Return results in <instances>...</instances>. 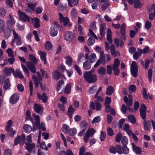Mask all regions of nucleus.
<instances>
[{
  "instance_id": "49",
  "label": "nucleus",
  "mask_w": 155,
  "mask_h": 155,
  "mask_svg": "<svg viewBox=\"0 0 155 155\" xmlns=\"http://www.w3.org/2000/svg\"><path fill=\"white\" fill-rule=\"evenodd\" d=\"M58 107L60 110L63 112H64L66 110V107L63 104H61L60 103L58 104Z\"/></svg>"
},
{
  "instance_id": "37",
  "label": "nucleus",
  "mask_w": 155,
  "mask_h": 155,
  "mask_svg": "<svg viewBox=\"0 0 155 155\" xmlns=\"http://www.w3.org/2000/svg\"><path fill=\"white\" fill-rule=\"evenodd\" d=\"M28 7L30 9V11H28L27 12L29 13H32L33 12L36 6V4L35 3L28 4Z\"/></svg>"
},
{
  "instance_id": "4",
  "label": "nucleus",
  "mask_w": 155,
  "mask_h": 155,
  "mask_svg": "<svg viewBox=\"0 0 155 155\" xmlns=\"http://www.w3.org/2000/svg\"><path fill=\"white\" fill-rule=\"evenodd\" d=\"M130 71L133 77L135 78L137 75L138 68L136 62L133 61L130 65Z\"/></svg>"
},
{
  "instance_id": "25",
  "label": "nucleus",
  "mask_w": 155,
  "mask_h": 155,
  "mask_svg": "<svg viewBox=\"0 0 155 155\" xmlns=\"http://www.w3.org/2000/svg\"><path fill=\"white\" fill-rule=\"evenodd\" d=\"M26 65L29 69L33 73H35L36 70L35 65H33L30 62H27L26 63Z\"/></svg>"
},
{
  "instance_id": "12",
  "label": "nucleus",
  "mask_w": 155,
  "mask_h": 155,
  "mask_svg": "<svg viewBox=\"0 0 155 155\" xmlns=\"http://www.w3.org/2000/svg\"><path fill=\"white\" fill-rule=\"evenodd\" d=\"M85 60L88 59L90 63H93L97 59V57L96 54L94 53L91 54L89 56L88 54H86L85 55Z\"/></svg>"
},
{
  "instance_id": "13",
  "label": "nucleus",
  "mask_w": 155,
  "mask_h": 155,
  "mask_svg": "<svg viewBox=\"0 0 155 155\" xmlns=\"http://www.w3.org/2000/svg\"><path fill=\"white\" fill-rule=\"evenodd\" d=\"M140 115L142 118L145 120L146 117V107L143 104H142L140 108Z\"/></svg>"
},
{
  "instance_id": "38",
  "label": "nucleus",
  "mask_w": 155,
  "mask_h": 155,
  "mask_svg": "<svg viewBox=\"0 0 155 155\" xmlns=\"http://www.w3.org/2000/svg\"><path fill=\"white\" fill-rule=\"evenodd\" d=\"M97 72L100 75H104L106 74V69L104 67H101L98 69Z\"/></svg>"
},
{
  "instance_id": "22",
  "label": "nucleus",
  "mask_w": 155,
  "mask_h": 155,
  "mask_svg": "<svg viewBox=\"0 0 155 155\" xmlns=\"http://www.w3.org/2000/svg\"><path fill=\"white\" fill-rule=\"evenodd\" d=\"M13 75L16 78L22 79L23 78H24L21 72L18 69H17L15 71V72L14 71V72H13Z\"/></svg>"
},
{
  "instance_id": "21",
  "label": "nucleus",
  "mask_w": 155,
  "mask_h": 155,
  "mask_svg": "<svg viewBox=\"0 0 155 155\" xmlns=\"http://www.w3.org/2000/svg\"><path fill=\"white\" fill-rule=\"evenodd\" d=\"M114 42L117 48L120 47L122 48L124 45L123 41L120 39L117 38H115L114 39Z\"/></svg>"
},
{
  "instance_id": "24",
  "label": "nucleus",
  "mask_w": 155,
  "mask_h": 155,
  "mask_svg": "<svg viewBox=\"0 0 155 155\" xmlns=\"http://www.w3.org/2000/svg\"><path fill=\"white\" fill-rule=\"evenodd\" d=\"M14 71V70L12 68H5L3 70V71L6 76H8L11 74L12 72L13 74Z\"/></svg>"
},
{
  "instance_id": "54",
  "label": "nucleus",
  "mask_w": 155,
  "mask_h": 155,
  "mask_svg": "<svg viewBox=\"0 0 155 155\" xmlns=\"http://www.w3.org/2000/svg\"><path fill=\"white\" fill-rule=\"evenodd\" d=\"M151 27V23L148 21H145L144 25V28L147 30L149 29Z\"/></svg>"
},
{
  "instance_id": "35",
  "label": "nucleus",
  "mask_w": 155,
  "mask_h": 155,
  "mask_svg": "<svg viewBox=\"0 0 155 155\" xmlns=\"http://www.w3.org/2000/svg\"><path fill=\"white\" fill-rule=\"evenodd\" d=\"M87 123L85 120L82 121L80 127L82 130H86L87 128Z\"/></svg>"
},
{
  "instance_id": "55",
  "label": "nucleus",
  "mask_w": 155,
  "mask_h": 155,
  "mask_svg": "<svg viewBox=\"0 0 155 155\" xmlns=\"http://www.w3.org/2000/svg\"><path fill=\"white\" fill-rule=\"evenodd\" d=\"M71 85L68 84L64 90V92L66 94H69L71 91Z\"/></svg>"
},
{
  "instance_id": "46",
  "label": "nucleus",
  "mask_w": 155,
  "mask_h": 155,
  "mask_svg": "<svg viewBox=\"0 0 155 155\" xmlns=\"http://www.w3.org/2000/svg\"><path fill=\"white\" fill-rule=\"evenodd\" d=\"M122 150L123 153L125 154H128L129 153V149L127 147L126 145H123Z\"/></svg>"
},
{
  "instance_id": "60",
  "label": "nucleus",
  "mask_w": 155,
  "mask_h": 155,
  "mask_svg": "<svg viewBox=\"0 0 155 155\" xmlns=\"http://www.w3.org/2000/svg\"><path fill=\"white\" fill-rule=\"evenodd\" d=\"M21 67L22 68L23 71H24L27 74L28 77L29 76V72L28 69H27V67L25 66L22 63L21 64Z\"/></svg>"
},
{
  "instance_id": "30",
  "label": "nucleus",
  "mask_w": 155,
  "mask_h": 155,
  "mask_svg": "<svg viewBox=\"0 0 155 155\" xmlns=\"http://www.w3.org/2000/svg\"><path fill=\"white\" fill-rule=\"evenodd\" d=\"M34 107L35 111L38 113H40L42 109V107L40 104H34Z\"/></svg>"
},
{
  "instance_id": "23",
  "label": "nucleus",
  "mask_w": 155,
  "mask_h": 155,
  "mask_svg": "<svg viewBox=\"0 0 155 155\" xmlns=\"http://www.w3.org/2000/svg\"><path fill=\"white\" fill-rule=\"evenodd\" d=\"M38 53L41 60L44 61V64H46V53L45 52H42L41 51H38Z\"/></svg>"
},
{
  "instance_id": "57",
  "label": "nucleus",
  "mask_w": 155,
  "mask_h": 155,
  "mask_svg": "<svg viewBox=\"0 0 155 155\" xmlns=\"http://www.w3.org/2000/svg\"><path fill=\"white\" fill-rule=\"evenodd\" d=\"M64 81L62 80H60L57 85V91H58L62 87V84H64Z\"/></svg>"
},
{
  "instance_id": "63",
  "label": "nucleus",
  "mask_w": 155,
  "mask_h": 155,
  "mask_svg": "<svg viewBox=\"0 0 155 155\" xmlns=\"http://www.w3.org/2000/svg\"><path fill=\"white\" fill-rule=\"evenodd\" d=\"M128 119L130 122L133 124H135L136 123V120L134 116L132 115H129L128 116Z\"/></svg>"
},
{
  "instance_id": "29",
  "label": "nucleus",
  "mask_w": 155,
  "mask_h": 155,
  "mask_svg": "<svg viewBox=\"0 0 155 155\" xmlns=\"http://www.w3.org/2000/svg\"><path fill=\"white\" fill-rule=\"evenodd\" d=\"M52 74L53 79L58 80L61 74L57 71H54L52 72Z\"/></svg>"
},
{
  "instance_id": "3",
  "label": "nucleus",
  "mask_w": 155,
  "mask_h": 155,
  "mask_svg": "<svg viewBox=\"0 0 155 155\" xmlns=\"http://www.w3.org/2000/svg\"><path fill=\"white\" fill-rule=\"evenodd\" d=\"M12 32L13 35V39L11 42V44L13 45L14 42H16L17 45H20L21 44V39L20 37L16 32L14 30H12Z\"/></svg>"
},
{
  "instance_id": "62",
  "label": "nucleus",
  "mask_w": 155,
  "mask_h": 155,
  "mask_svg": "<svg viewBox=\"0 0 155 155\" xmlns=\"http://www.w3.org/2000/svg\"><path fill=\"white\" fill-rule=\"evenodd\" d=\"M6 12L2 8H0V17H4L6 15Z\"/></svg>"
},
{
  "instance_id": "44",
  "label": "nucleus",
  "mask_w": 155,
  "mask_h": 155,
  "mask_svg": "<svg viewBox=\"0 0 155 155\" xmlns=\"http://www.w3.org/2000/svg\"><path fill=\"white\" fill-rule=\"evenodd\" d=\"M45 47L47 50H50L52 48V45L50 41H48L45 43Z\"/></svg>"
},
{
  "instance_id": "61",
  "label": "nucleus",
  "mask_w": 155,
  "mask_h": 155,
  "mask_svg": "<svg viewBox=\"0 0 155 155\" xmlns=\"http://www.w3.org/2000/svg\"><path fill=\"white\" fill-rule=\"evenodd\" d=\"M77 133V130L75 128L70 129L69 130V134L71 136H74Z\"/></svg>"
},
{
  "instance_id": "39",
  "label": "nucleus",
  "mask_w": 155,
  "mask_h": 155,
  "mask_svg": "<svg viewBox=\"0 0 155 155\" xmlns=\"http://www.w3.org/2000/svg\"><path fill=\"white\" fill-rule=\"evenodd\" d=\"M134 6L135 8H140L142 5V3L139 0H134Z\"/></svg>"
},
{
  "instance_id": "34",
  "label": "nucleus",
  "mask_w": 155,
  "mask_h": 155,
  "mask_svg": "<svg viewBox=\"0 0 155 155\" xmlns=\"http://www.w3.org/2000/svg\"><path fill=\"white\" fill-rule=\"evenodd\" d=\"M124 101L128 107H129L132 105V100H131V99H129L126 96L124 97Z\"/></svg>"
},
{
  "instance_id": "64",
  "label": "nucleus",
  "mask_w": 155,
  "mask_h": 155,
  "mask_svg": "<svg viewBox=\"0 0 155 155\" xmlns=\"http://www.w3.org/2000/svg\"><path fill=\"white\" fill-rule=\"evenodd\" d=\"M109 150L110 153L114 154H115L117 152L116 148L114 146H110L109 149Z\"/></svg>"
},
{
  "instance_id": "27",
  "label": "nucleus",
  "mask_w": 155,
  "mask_h": 155,
  "mask_svg": "<svg viewBox=\"0 0 155 155\" xmlns=\"http://www.w3.org/2000/svg\"><path fill=\"white\" fill-rule=\"evenodd\" d=\"M99 60L101 62L102 65H104L106 63V60L105 55L104 51L101 52L100 54V57Z\"/></svg>"
},
{
  "instance_id": "7",
  "label": "nucleus",
  "mask_w": 155,
  "mask_h": 155,
  "mask_svg": "<svg viewBox=\"0 0 155 155\" xmlns=\"http://www.w3.org/2000/svg\"><path fill=\"white\" fill-rule=\"evenodd\" d=\"M64 37L66 41H71L75 38V35L71 31H66L64 35Z\"/></svg>"
},
{
  "instance_id": "18",
  "label": "nucleus",
  "mask_w": 155,
  "mask_h": 155,
  "mask_svg": "<svg viewBox=\"0 0 155 155\" xmlns=\"http://www.w3.org/2000/svg\"><path fill=\"white\" fill-rule=\"evenodd\" d=\"M126 27V24L125 23H123L121 25L120 28V32L121 34V38L124 40H125L126 38L125 35Z\"/></svg>"
},
{
  "instance_id": "20",
  "label": "nucleus",
  "mask_w": 155,
  "mask_h": 155,
  "mask_svg": "<svg viewBox=\"0 0 155 155\" xmlns=\"http://www.w3.org/2000/svg\"><path fill=\"white\" fill-rule=\"evenodd\" d=\"M58 28L51 27L49 29L50 35L52 37L56 36L58 32Z\"/></svg>"
},
{
  "instance_id": "31",
  "label": "nucleus",
  "mask_w": 155,
  "mask_h": 155,
  "mask_svg": "<svg viewBox=\"0 0 155 155\" xmlns=\"http://www.w3.org/2000/svg\"><path fill=\"white\" fill-rule=\"evenodd\" d=\"M114 89L113 87L110 85L106 89V94L107 95H111L114 92Z\"/></svg>"
},
{
  "instance_id": "8",
  "label": "nucleus",
  "mask_w": 155,
  "mask_h": 155,
  "mask_svg": "<svg viewBox=\"0 0 155 155\" xmlns=\"http://www.w3.org/2000/svg\"><path fill=\"white\" fill-rule=\"evenodd\" d=\"M7 20L6 23L7 27L9 29H11L13 25L15 24L16 21L14 17L10 14H9L7 17Z\"/></svg>"
},
{
  "instance_id": "6",
  "label": "nucleus",
  "mask_w": 155,
  "mask_h": 155,
  "mask_svg": "<svg viewBox=\"0 0 155 155\" xmlns=\"http://www.w3.org/2000/svg\"><path fill=\"white\" fill-rule=\"evenodd\" d=\"M18 14L19 16V18L20 21L23 22H25L28 21V22L30 21L31 18H30L28 16L26 15L24 12L18 10Z\"/></svg>"
},
{
  "instance_id": "5",
  "label": "nucleus",
  "mask_w": 155,
  "mask_h": 155,
  "mask_svg": "<svg viewBox=\"0 0 155 155\" xmlns=\"http://www.w3.org/2000/svg\"><path fill=\"white\" fill-rule=\"evenodd\" d=\"M59 20L61 23H63L64 26H66L67 25L68 27L71 26V25L69 22V20L68 18L67 17H64L63 15L61 13H59Z\"/></svg>"
},
{
  "instance_id": "59",
  "label": "nucleus",
  "mask_w": 155,
  "mask_h": 155,
  "mask_svg": "<svg viewBox=\"0 0 155 155\" xmlns=\"http://www.w3.org/2000/svg\"><path fill=\"white\" fill-rule=\"evenodd\" d=\"M152 70L150 69L148 71V77L149 82H151L152 81Z\"/></svg>"
},
{
  "instance_id": "53",
  "label": "nucleus",
  "mask_w": 155,
  "mask_h": 155,
  "mask_svg": "<svg viewBox=\"0 0 155 155\" xmlns=\"http://www.w3.org/2000/svg\"><path fill=\"white\" fill-rule=\"evenodd\" d=\"M120 64L119 60L117 58H115L114 61L113 67L118 68Z\"/></svg>"
},
{
  "instance_id": "10",
  "label": "nucleus",
  "mask_w": 155,
  "mask_h": 155,
  "mask_svg": "<svg viewBox=\"0 0 155 155\" xmlns=\"http://www.w3.org/2000/svg\"><path fill=\"white\" fill-rule=\"evenodd\" d=\"M25 136L24 134H22L21 136H18L14 140V145H17L19 143L21 145H23L25 142Z\"/></svg>"
},
{
  "instance_id": "15",
  "label": "nucleus",
  "mask_w": 155,
  "mask_h": 155,
  "mask_svg": "<svg viewBox=\"0 0 155 155\" xmlns=\"http://www.w3.org/2000/svg\"><path fill=\"white\" fill-rule=\"evenodd\" d=\"M115 47L114 45L111 44L110 46V52L111 55L114 57L119 56L120 55L119 52L115 51Z\"/></svg>"
},
{
  "instance_id": "2",
  "label": "nucleus",
  "mask_w": 155,
  "mask_h": 155,
  "mask_svg": "<svg viewBox=\"0 0 155 155\" xmlns=\"http://www.w3.org/2000/svg\"><path fill=\"white\" fill-rule=\"evenodd\" d=\"M12 124V121L11 120H9L7 122L5 129L8 132V134L12 137H13L14 135L15 134V131L12 128H11Z\"/></svg>"
},
{
  "instance_id": "26",
  "label": "nucleus",
  "mask_w": 155,
  "mask_h": 155,
  "mask_svg": "<svg viewBox=\"0 0 155 155\" xmlns=\"http://www.w3.org/2000/svg\"><path fill=\"white\" fill-rule=\"evenodd\" d=\"M131 145L132 146V148L134 151L137 154H140L141 153L142 151L141 148L139 147L136 146L133 143H132Z\"/></svg>"
},
{
  "instance_id": "36",
  "label": "nucleus",
  "mask_w": 155,
  "mask_h": 155,
  "mask_svg": "<svg viewBox=\"0 0 155 155\" xmlns=\"http://www.w3.org/2000/svg\"><path fill=\"white\" fill-rule=\"evenodd\" d=\"M75 111V109L71 106H70L68 109V114L70 118L72 117V114Z\"/></svg>"
},
{
  "instance_id": "51",
  "label": "nucleus",
  "mask_w": 155,
  "mask_h": 155,
  "mask_svg": "<svg viewBox=\"0 0 155 155\" xmlns=\"http://www.w3.org/2000/svg\"><path fill=\"white\" fill-rule=\"evenodd\" d=\"M95 41V39L92 37H90L87 40L88 44L89 46H92L94 43Z\"/></svg>"
},
{
  "instance_id": "41",
  "label": "nucleus",
  "mask_w": 155,
  "mask_h": 155,
  "mask_svg": "<svg viewBox=\"0 0 155 155\" xmlns=\"http://www.w3.org/2000/svg\"><path fill=\"white\" fill-rule=\"evenodd\" d=\"M97 86L94 85L89 87L88 90V92L90 94H93L95 93L97 90Z\"/></svg>"
},
{
  "instance_id": "19",
  "label": "nucleus",
  "mask_w": 155,
  "mask_h": 155,
  "mask_svg": "<svg viewBox=\"0 0 155 155\" xmlns=\"http://www.w3.org/2000/svg\"><path fill=\"white\" fill-rule=\"evenodd\" d=\"M143 123L144 127V130L145 131H149L150 128L151 121L144 120Z\"/></svg>"
},
{
  "instance_id": "42",
  "label": "nucleus",
  "mask_w": 155,
  "mask_h": 155,
  "mask_svg": "<svg viewBox=\"0 0 155 155\" xmlns=\"http://www.w3.org/2000/svg\"><path fill=\"white\" fill-rule=\"evenodd\" d=\"M66 59L65 63L69 66L71 65L72 63V61L71 57L69 56H67L66 57Z\"/></svg>"
},
{
  "instance_id": "40",
  "label": "nucleus",
  "mask_w": 155,
  "mask_h": 155,
  "mask_svg": "<svg viewBox=\"0 0 155 155\" xmlns=\"http://www.w3.org/2000/svg\"><path fill=\"white\" fill-rule=\"evenodd\" d=\"M10 87V84L8 78L6 79L4 84V89L6 90L8 89Z\"/></svg>"
},
{
  "instance_id": "58",
  "label": "nucleus",
  "mask_w": 155,
  "mask_h": 155,
  "mask_svg": "<svg viewBox=\"0 0 155 155\" xmlns=\"http://www.w3.org/2000/svg\"><path fill=\"white\" fill-rule=\"evenodd\" d=\"M29 59L35 64L37 63V60L35 57L32 55L29 56Z\"/></svg>"
},
{
  "instance_id": "45",
  "label": "nucleus",
  "mask_w": 155,
  "mask_h": 155,
  "mask_svg": "<svg viewBox=\"0 0 155 155\" xmlns=\"http://www.w3.org/2000/svg\"><path fill=\"white\" fill-rule=\"evenodd\" d=\"M69 127L68 125L64 124L63 125L62 127V130L63 132L65 134L68 133L69 130Z\"/></svg>"
},
{
  "instance_id": "33",
  "label": "nucleus",
  "mask_w": 155,
  "mask_h": 155,
  "mask_svg": "<svg viewBox=\"0 0 155 155\" xmlns=\"http://www.w3.org/2000/svg\"><path fill=\"white\" fill-rule=\"evenodd\" d=\"M91 65L87 60L83 63V68L85 70H88L91 68Z\"/></svg>"
},
{
  "instance_id": "28",
  "label": "nucleus",
  "mask_w": 155,
  "mask_h": 155,
  "mask_svg": "<svg viewBox=\"0 0 155 155\" xmlns=\"http://www.w3.org/2000/svg\"><path fill=\"white\" fill-rule=\"evenodd\" d=\"M37 96L38 99L41 100L43 102L45 103L47 101V97L45 93H42L41 95L38 93Z\"/></svg>"
},
{
  "instance_id": "50",
  "label": "nucleus",
  "mask_w": 155,
  "mask_h": 155,
  "mask_svg": "<svg viewBox=\"0 0 155 155\" xmlns=\"http://www.w3.org/2000/svg\"><path fill=\"white\" fill-rule=\"evenodd\" d=\"M122 137V134L121 133H118L115 136V141L119 143Z\"/></svg>"
},
{
  "instance_id": "16",
  "label": "nucleus",
  "mask_w": 155,
  "mask_h": 155,
  "mask_svg": "<svg viewBox=\"0 0 155 155\" xmlns=\"http://www.w3.org/2000/svg\"><path fill=\"white\" fill-rule=\"evenodd\" d=\"M19 99L18 94L16 93L14 94L10 97V102L12 104H15L16 103Z\"/></svg>"
},
{
  "instance_id": "17",
  "label": "nucleus",
  "mask_w": 155,
  "mask_h": 155,
  "mask_svg": "<svg viewBox=\"0 0 155 155\" xmlns=\"http://www.w3.org/2000/svg\"><path fill=\"white\" fill-rule=\"evenodd\" d=\"M30 19V21L29 22L33 24L35 28H38L39 27L40 21L38 18L35 17L34 18H31Z\"/></svg>"
},
{
  "instance_id": "11",
  "label": "nucleus",
  "mask_w": 155,
  "mask_h": 155,
  "mask_svg": "<svg viewBox=\"0 0 155 155\" xmlns=\"http://www.w3.org/2000/svg\"><path fill=\"white\" fill-rule=\"evenodd\" d=\"M25 148L28 152L29 153H31L32 152H35L36 145L34 143H25Z\"/></svg>"
},
{
  "instance_id": "47",
  "label": "nucleus",
  "mask_w": 155,
  "mask_h": 155,
  "mask_svg": "<svg viewBox=\"0 0 155 155\" xmlns=\"http://www.w3.org/2000/svg\"><path fill=\"white\" fill-rule=\"evenodd\" d=\"M94 98L95 99L94 100V102L100 103V102H102L104 99L101 97L98 96V95L95 94L94 96Z\"/></svg>"
},
{
  "instance_id": "56",
  "label": "nucleus",
  "mask_w": 155,
  "mask_h": 155,
  "mask_svg": "<svg viewBox=\"0 0 155 155\" xmlns=\"http://www.w3.org/2000/svg\"><path fill=\"white\" fill-rule=\"evenodd\" d=\"M128 139L126 136H124L121 137V142L123 145H126L128 143Z\"/></svg>"
},
{
  "instance_id": "14",
  "label": "nucleus",
  "mask_w": 155,
  "mask_h": 155,
  "mask_svg": "<svg viewBox=\"0 0 155 155\" xmlns=\"http://www.w3.org/2000/svg\"><path fill=\"white\" fill-rule=\"evenodd\" d=\"M106 28V25L105 23H103L99 25L100 35L103 37L105 34V30Z\"/></svg>"
},
{
  "instance_id": "43",
  "label": "nucleus",
  "mask_w": 155,
  "mask_h": 155,
  "mask_svg": "<svg viewBox=\"0 0 155 155\" xmlns=\"http://www.w3.org/2000/svg\"><path fill=\"white\" fill-rule=\"evenodd\" d=\"M58 8L61 11H64L67 10V4L63 5L60 4L58 6Z\"/></svg>"
},
{
  "instance_id": "32",
  "label": "nucleus",
  "mask_w": 155,
  "mask_h": 155,
  "mask_svg": "<svg viewBox=\"0 0 155 155\" xmlns=\"http://www.w3.org/2000/svg\"><path fill=\"white\" fill-rule=\"evenodd\" d=\"M23 130L25 132L27 133H29L32 130L31 127L27 124H25L23 126Z\"/></svg>"
},
{
  "instance_id": "1",
  "label": "nucleus",
  "mask_w": 155,
  "mask_h": 155,
  "mask_svg": "<svg viewBox=\"0 0 155 155\" xmlns=\"http://www.w3.org/2000/svg\"><path fill=\"white\" fill-rule=\"evenodd\" d=\"M83 76L85 80L89 83L95 82L97 79L95 74H91L89 72H84Z\"/></svg>"
},
{
  "instance_id": "48",
  "label": "nucleus",
  "mask_w": 155,
  "mask_h": 155,
  "mask_svg": "<svg viewBox=\"0 0 155 155\" xmlns=\"http://www.w3.org/2000/svg\"><path fill=\"white\" fill-rule=\"evenodd\" d=\"M128 90L130 93L135 92L136 90V86L134 84L131 85L129 87Z\"/></svg>"
},
{
  "instance_id": "52",
  "label": "nucleus",
  "mask_w": 155,
  "mask_h": 155,
  "mask_svg": "<svg viewBox=\"0 0 155 155\" xmlns=\"http://www.w3.org/2000/svg\"><path fill=\"white\" fill-rule=\"evenodd\" d=\"M71 15L72 18L74 19L77 16V14L76 10L74 8H72L71 10Z\"/></svg>"
},
{
  "instance_id": "9",
  "label": "nucleus",
  "mask_w": 155,
  "mask_h": 155,
  "mask_svg": "<svg viewBox=\"0 0 155 155\" xmlns=\"http://www.w3.org/2000/svg\"><path fill=\"white\" fill-rule=\"evenodd\" d=\"M95 131L94 129H89L85 133L84 137V140L85 143L88 142L89 137L93 136Z\"/></svg>"
}]
</instances>
